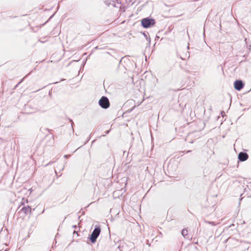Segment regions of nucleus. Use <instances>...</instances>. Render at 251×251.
Wrapping results in <instances>:
<instances>
[{
	"label": "nucleus",
	"instance_id": "1",
	"mask_svg": "<svg viewBox=\"0 0 251 251\" xmlns=\"http://www.w3.org/2000/svg\"><path fill=\"white\" fill-rule=\"evenodd\" d=\"M101 232V228L100 226H96L92 233L88 237L91 242L94 244L96 242L97 239Z\"/></svg>",
	"mask_w": 251,
	"mask_h": 251
},
{
	"label": "nucleus",
	"instance_id": "2",
	"mask_svg": "<svg viewBox=\"0 0 251 251\" xmlns=\"http://www.w3.org/2000/svg\"><path fill=\"white\" fill-rule=\"evenodd\" d=\"M141 22L142 26L145 28L151 27L155 24V20L149 17L143 18Z\"/></svg>",
	"mask_w": 251,
	"mask_h": 251
},
{
	"label": "nucleus",
	"instance_id": "3",
	"mask_svg": "<svg viewBox=\"0 0 251 251\" xmlns=\"http://www.w3.org/2000/svg\"><path fill=\"white\" fill-rule=\"evenodd\" d=\"M99 105L103 109H107L110 106L108 99L105 96H102L99 100Z\"/></svg>",
	"mask_w": 251,
	"mask_h": 251
},
{
	"label": "nucleus",
	"instance_id": "4",
	"mask_svg": "<svg viewBox=\"0 0 251 251\" xmlns=\"http://www.w3.org/2000/svg\"><path fill=\"white\" fill-rule=\"evenodd\" d=\"M244 86V83L241 80H236L234 82V87L237 91L241 90Z\"/></svg>",
	"mask_w": 251,
	"mask_h": 251
},
{
	"label": "nucleus",
	"instance_id": "5",
	"mask_svg": "<svg viewBox=\"0 0 251 251\" xmlns=\"http://www.w3.org/2000/svg\"><path fill=\"white\" fill-rule=\"evenodd\" d=\"M249 158V155L247 153L243 151L240 152L238 155V158L240 161L244 162L246 161Z\"/></svg>",
	"mask_w": 251,
	"mask_h": 251
},
{
	"label": "nucleus",
	"instance_id": "6",
	"mask_svg": "<svg viewBox=\"0 0 251 251\" xmlns=\"http://www.w3.org/2000/svg\"><path fill=\"white\" fill-rule=\"evenodd\" d=\"M20 211L23 212L25 215H26L28 212H29V213L31 214V209L29 206H23L20 210Z\"/></svg>",
	"mask_w": 251,
	"mask_h": 251
},
{
	"label": "nucleus",
	"instance_id": "7",
	"mask_svg": "<svg viewBox=\"0 0 251 251\" xmlns=\"http://www.w3.org/2000/svg\"><path fill=\"white\" fill-rule=\"evenodd\" d=\"M187 234H188V230L184 228L183 229L182 231H181V234L185 237L186 238V236L187 235Z\"/></svg>",
	"mask_w": 251,
	"mask_h": 251
},
{
	"label": "nucleus",
	"instance_id": "8",
	"mask_svg": "<svg viewBox=\"0 0 251 251\" xmlns=\"http://www.w3.org/2000/svg\"><path fill=\"white\" fill-rule=\"evenodd\" d=\"M204 222L205 223H207V224H210L211 225V226H214L216 225V224L214 222H210V221H206L205 220L204 221Z\"/></svg>",
	"mask_w": 251,
	"mask_h": 251
},
{
	"label": "nucleus",
	"instance_id": "9",
	"mask_svg": "<svg viewBox=\"0 0 251 251\" xmlns=\"http://www.w3.org/2000/svg\"><path fill=\"white\" fill-rule=\"evenodd\" d=\"M143 35L144 36L147 38V40H148V37H147V34H146L145 32L143 33Z\"/></svg>",
	"mask_w": 251,
	"mask_h": 251
},
{
	"label": "nucleus",
	"instance_id": "10",
	"mask_svg": "<svg viewBox=\"0 0 251 251\" xmlns=\"http://www.w3.org/2000/svg\"><path fill=\"white\" fill-rule=\"evenodd\" d=\"M69 121H70V122H71V126H73V125L74 124V123L73 122V120L72 119H70Z\"/></svg>",
	"mask_w": 251,
	"mask_h": 251
},
{
	"label": "nucleus",
	"instance_id": "11",
	"mask_svg": "<svg viewBox=\"0 0 251 251\" xmlns=\"http://www.w3.org/2000/svg\"><path fill=\"white\" fill-rule=\"evenodd\" d=\"M70 155H64V157L65 158H68V157H69Z\"/></svg>",
	"mask_w": 251,
	"mask_h": 251
},
{
	"label": "nucleus",
	"instance_id": "12",
	"mask_svg": "<svg viewBox=\"0 0 251 251\" xmlns=\"http://www.w3.org/2000/svg\"><path fill=\"white\" fill-rule=\"evenodd\" d=\"M109 131H110V130H107V131H105V133H106V134H108V133L109 132Z\"/></svg>",
	"mask_w": 251,
	"mask_h": 251
},
{
	"label": "nucleus",
	"instance_id": "13",
	"mask_svg": "<svg viewBox=\"0 0 251 251\" xmlns=\"http://www.w3.org/2000/svg\"><path fill=\"white\" fill-rule=\"evenodd\" d=\"M75 233H76L77 235L78 236V234L77 233V232H76V231L75 230H74V234Z\"/></svg>",
	"mask_w": 251,
	"mask_h": 251
},
{
	"label": "nucleus",
	"instance_id": "14",
	"mask_svg": "<svg viewBox=\"0 0 251 251\" xmlns=\"http://www.w3.org/2000/svg\"><path fill=\"white\" fill-rule=\"evenodd\" d=\"M191 151L189 150V151H187L186 152L189 153V152H190Z\"/></svg>",
	"mask_w": 251,
	"mask_h": 251
},
{
	"label": "nucleus",
	"instance_id": "15",
	"mask_svg": "<svg viewBox=\"0 0 251 251\" xmlns=\"http://www.w3.org/2000/svg\"><path fill=\"white\" fill-rule=\"evenodd\" d=\"M73 227L74 228H76L77 226H76L75 225V226H73Z\"/></svg>",
	"mask_w": 251,
	"mask_h": 251
},
{
	"label": "nucleus",
	"instance_id": "16",
	"mask_svg": "<svg viewBox=\"0 0 251 251\" xmlns=\"http://www.w3.org/2000/svg\"><path fill=\"white\" fill-rule=\"evenodd\" d=\"M223 113H224V112L222 111V112H221V114H222V116H223Z\"/></svg>",
	"mask_w": 251,
	"mask_h": 251
},
{
	"label": "nucleus",
	"instance_id": "17",
	"mask_svg": "<svg viewBox=\"0 0 251 251\" xmlns=\"http://www.w3.org/2000/svg\"><path fill=\"white\" fill-rule=\"evenodd\" d=\"M233 226V224H232V225H231L229 226V227Z\"/></svg>",
	"mask_w": 251,
	"mask_h": 251
},
{
	"label": "nucleus",
	"instance_id": "18",
	"mask_svg": "<svg viewBox=\"0 0 251 251\" xmlns=\"http://www.w3.org/2000/svg\"><path fill=\"white\" fill-rule=\"evenodd\" d=\"M251 47V45H250V47H249V48H250Z\"/></svg>",
	"mask_w": 251,
	"mask_h": 251
},
{
	"label": "nucleus",
	"instance_id": "19",
	"mask_svg": "<svg viewBox=\"0 0 251 251\" xmlns=\"http://www.w3.org/2000/svg\"><path fill=\"white\" fill-rule=\"evenodd\" d=\"M251 47V45H250V47H249V48H250Z\"/></svg>",
	"mask_w": 251,
	"mask_h": 251
}]
</instances>
